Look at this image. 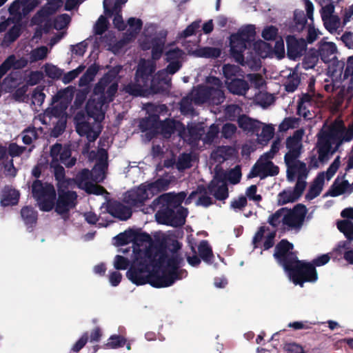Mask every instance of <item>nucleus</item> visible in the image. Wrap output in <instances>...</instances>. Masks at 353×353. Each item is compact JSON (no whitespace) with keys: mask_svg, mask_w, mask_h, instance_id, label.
Instances as JSON below:
<instances>
[{"mask_svg":"<svg viewBox=\"0 0 353 353\" xmlns=\"http://www.w3.org/2000/svg\"><path fill=\"white\" fill-rule=\"evenodd\" d=\"M307 212L305 206L301 204L296 205L292 209L282 208L269 216L268 223L279 230H299Z\"/></svg>","mask_w":353,"mask_h":353,"instance_id":"nucleus-10","label":"nucleus"},{"mask_svg":"<svg viewBox=\"0 0 353 353\" xmlns=\"http://www.w3.org/2000/svg\"><path fill=\"white\" fill-rule=\"evenodd\" d=\"M277 33H278V29L273 26H270L265 27L263 30L261 35L264 39H265L267 41H270V40H274L276 38Z\"/></svg>","mask_w":353,"mask_h":353,"instance_id":"nucleus-55","label":"nucleus"},{"mask_svg":"<svg viewBox=\"0 0 353 353\" xmlns=\"http://www.w3.org/2000/svg\"><path fill=\"white\" fill-rule=\"evenodd\" d=\"M306 182L299 180L296 182V186L292 189H287L280 192L277 196V203L283 205L288 203L296 201L305 190Z\"/></svg>","mask_w":353,"mask_h":353,"instance_id":"nucleus-21","label":"nucleus"},{"mask_svg":"<svg viewBox=\"0 0 353 353\" xmlns=\"http://www.w3.org/2000/svg\"><path fill=\"white\" fill-rule=\"evenodd\" d=\"M21 26L19 24H15L6 34L3 43H10L14 41L20 34Z\"/></svg>","mask_w":353,"mask_h":353,"instance_id":"nucleus-52","label":"nucleus"},{"mask_svg":"<svg viewBox=\"0 0 353 353\" xmlns=\"http://www.w3.org/2000/svg\"><path fill=\"white\" fill-rule=\"evenodd\" d=\"M42 78L43 74L41 72H30L26 76L22 83L25 82L28 85H34L38 83Z\"/></svg>","mask_w":353,"mask_h":353,"instance_id":"nucleus-48","label":"nucleus"},{"mask_svg":"<svg viewBox=\"0 0 353 353\" xmlns=\"http://www.w3.org/2000/svg\"><path fill=\"white\" fill-rule=\"evenodd\" d=\"M238 123L244 131L254 133L260 125V121L253 120L246 116H241L238 119Z\"/></svg>","mask_w":353,"mask_h":353,"instance_id":"nucleus-35","label":"nucleus"},{"mask_svg":"<svg viewBox=\"0 0 353 353\" xmlns=\"http://www.w3.org/2000/svg\"><path fill=\"white\" fill-rule=\"evenodd\" d=\"M39 4V0H15L10 6V13L21 18L31 12Z\"/></svg>","mask_w":353,"mask_h":353,"instance_id":"nucleus-22","label":"nucleus"},{"mask_svg":"<svg viewBox=\"0 0 353 353\" xmlns=\"http://www.w3.org/2000/svg\"><path fill=\"white\" fill-rule=\"evenodd\" d=\"M219 130V128L216 125H215V124L211 125L208 133L203 138V141L205 143L211 142L218 134Z\"/></svg>","mask_w":353,"mask_h":353,"instance_id":"nucleus-60","label":"nucleus"},{"mask_svg":"<svg viewBox=\"0 0 353 353\" xmlns=\"http://www.w3.org/2000/svg\"><path fill=\"white\" fill-rule=\"evenodd\" d=\"M304 130L300 129L296 130L292 137L288 138L286 141V146L288 149V153L285 157L290 159L297 158L301 152L302 139L304 135Z\"/></svg>","mask_w":353,"mask_h":353,"instance_id":"nucleus-23","label":"nucleus"},{"mask_svg":"<svg viewBox=\"0 0 353 353\" xmlns=\"http://www.w3.org/2000/svg\"><path fill=\"white\" fill-rule=\"evenodd\" d=\"M223 73L225 83L228 90L234 94L244 95L249 89L248 83L243 79V74L238 66L225 65Z\"/></svg>","mask_w":353,"mask_h":353,"instance_id":"nucleus-14","label":"nucleus"},{"mask_svg":"<svg viewBox=\"0 0 353 353\" xmlns=\"http://www.w3.org/2000/svg\"><path fill=\"white\" fill-rule=\"evenodd\" d=\"M190 54L198 57L214 58L220 55L221 50L216 48H199L195 50H188Z\"/></svg>","mask_w":353,"mask_h":353,"instance_id":"nucleus-34","label":"nucleus"},{"mask_svg":"<svg viewBox=\"0 0 353 353\" xmlns=\"http://www.w3.org/2000/svg\"><path fill=\"white\" fill-rule=\"evenodd\" d=\"M62 4V0H51L32 18V23L39 25L40 27L43 26V30L48 31V28L46 26L48 23L49 16L61 7Z\"/></svg>","mask_w":353,"mask_h":353,"instance_id":"nucleus-19","label":"nucleus"},{"mask_svg":"<svg viewBox=\"0 0 353 353\" xmlns=\"http://www.w3.org/2000/svg\"><path fill=\"white\" fill-rule=\"evenodd\" d=\"M252 46L253 50L256 55L260 58H265L268 57L272 52L271 46L266 42L261 40L255 41L253 43Z\"/></svg>","mask_w":353,"mask_h":353,"instance_id":"nucleus-36","label":"nucleus"},{"mask_svg":"<svg viewBox=\"0 0 353 353\" xmlns=\"http://www.w3.org/2000/svg\"><path fill=\"white\" fill-rule=\"evenodd\" d=\"M286 42L288 55L292 59H295L300 56L306 46L304 39H297L293 36L288 37Z\"/></svg>","mask_w":353,"mask_h":353,"instance_id":"nucleus-24","label":"nucleus"},{"mask_svg":"<svg viewBox=\"0 0 353 353\" xmlns=\"http://www.w3.org/2000/svg\"><path fill=\"white\" fill-rule=\"evenodd\" d=\"M225 99L221 90V82L216 77H210L207 79L205 85L194 88L191 93L184 97L181 102V110L185 114L193 112L192 104L208 103L218 105Z\"/></svg>","mask_w":353,"mask_h":353,"instance_id":"nucleus-8","label":"nucleus"},{"mask_svg":"<svg viewBox=\"0 0 353 353\" xmlns=\"http://www.w3.org/2000/svg\"><path fill=\"white\" fill-rule=\"evenodd\" d=\"M257 140L261 144H266L274 134V127L272 124H265L260 122V125L254 132Z\"/></svg>","mask_w":353,"mask_h":353,"instance_id":"nucleus-28","label":"nucleus"},{"mask_svg":"<svg viewBox=\"0 0 353 353\" xmlns=\"http://www.w3.org/2000/svg\"><path fill=\"white\" fill-rule=\"evenodd\" d=\"M21 215L28 228H32L36 223L37 212L32 208L29 207L22 208Z\"/></svg>","mask_w":353,"mask_h":353,"instance_id":"nucleus-38","label":"nucleus"},{"mask_svg":"<svg viewBox=\"0 0 353 353\" xmlns=\"http://www.w3.org/2000/svg\"><path fill=\"white\" fill-rule=\"evenodd\" d=\"M192 160V155L190 154H183L180 156L176 166L179 170H182L191 166Z\"/></svg>","mask_w":353,"mask_h":353,"instance_id":"nucleus-54","label":"nucleus"},{"mask_svg":"<svg viewBox=\"0 0 353 353\" xmlns=\"http://www.w3.org/2000/svg\"><path fill=\"white\" fill-rule=\"evenodd\" d=\"M299 122L298 119L292 117L286 118L279 125V130L287 131L290 129L297 128L299 126Z\"/></svg>","mask_w":353,"mask_h":353,"instance_id":"nucleus-50","label":"nucleus"},{"mask_svg":"<svg viewBox=\"0 0 353 353\" xmlns=\"http://www.w3.org/2000/svg\"><path fill=\"white\" fill-rule=\"evenodd\" d=\"M322 21L325 28L331 34H339L343 31V22L339 16L336 14L332 6H328L320 10Z\"/></svg>","mask_w":353,"mask_h":353,"instance_id":"nucleus-17","label":"nucleus"},{"mask_svg":"<svg viewBox=\"0 0 353 353\" xmlns=\"http://www.w3.org/2000/svg\"><path fill=\"white\" fill-rule=\"evenodd\" d=\"M248 78L250 81L251 83L257 89H261L265 85V80L259 74H250L248 75Z\"/></svg>","mask_w":353,"mask_h":353,"instance_id":"nucleus-58","label":"nucleus"},{"mask_svg":"<svg viewBox=\"0 0 353 353\" xmlns=\"http://www.w3.org/2000/svg\"><path fill=\"white\" fill-rule=\"evenodd\" d=\"M97 159V162L91 172L84 169L77 176L74 181L79 188L84 190L88 194L100 195L105 192V190L92 182H101L105 177V170L108 167L107 152L104 149L99 150Z\"/></svg>","mask_w":353,"mask_h":353,"instance_id":"nucleus-9","label":"nucleus"},{"mask_svg":"<svg viewBox=\"0 0 353 353\" xmlns=\"http://www.w3.org/2000/svg\"><path fill=\"white\" fill-rule=\"evenodd\" d=\"M163 38L152 39L151 44L141 43L143 49L152 48L153 60H141L137 68L134 83L125 87V91L134 96H145L150 93H157L167 90L170 85L169 75L176 72L181 67L185 54L177 48L170 47L165 52L169 64L165 70L159 71L153 78L151 74L155 70L154 60L158 59L162 53Z\"/></svg>","mask_w":353,"mask_h":353,"instance_id":"nucleus-3","label":"nucleus"},{"mask_svg":"<svg viewBox=\"0 0 353 353\" xmlns=\"http://www.w3.org/2000/svg\"><path fill=\"white\" fill-rule=\"evenodd\" d=\"M170 182V179L163 178L159 179L154 183L142 184L126 192L124 201L132 207H138L159 192L165 190Z\"/></svg>","mask_w":353,"mask_h":353,"instance_id":"nucleus-11","label":"nucleus"},{"mask_svg":"<svg viewBox=\"0 0 353 353\" xmlns=\"http://www.w3.org/2000/svg\"><path fill=\"white\" fill-rule=\"evenodd\" d=\"M338 229L349 239L353 240V223L348 220L339 221Z\"/></svg>","mask_w":353,"mask_h":353,"instance_id":"nucleus-42","label":"nucleus"},{"mask_svg":"<svg viewBox=\"0 0 353 353\" xmlns=\"http://www.w3.org/2000/svg\"><path fill=\"white\" fill-rule=\"evenodd\" d=\"M119 70L120 67L114 68L95 86L94 94L86 105L88 115L79 112L74 117L77 133L85 136L90 142L95 141L101 132L100 121L104 119L105 100L112 101L117 90V84L112 83L104 94L105 86L110 78L114 77Z\"/></svg>","mask_w":353,"mask_h":353,"instance_id":"nucleus-4","label":"nucleus"},{"mask_svg":"<svg viewBox=\"0 0 353 353\" xmlns=\"http://www.w3.org/2000/svg\"><path fill=\"white\" fill-rule=\"evenodd\" d=\"M50 157V167L53 169L57 181L59 196L57 202L55 203V190L51 184L35 181L32 185V192L40 210L49 212L54 208L57 214L65 219L68 212L76 205L77 194L69 189L73 188L77 183L74 180L65 178L64 168L59 163L67 167H72L75 164L76 159L71 157V151L68 147H62L60 144L52 146Z\"/></svg>","mask_w":353,"mask_h":353,"instance_id":"nucleus-2","label":"nucleus"},{"mask_svg":"<svg viewBox=\"0 0 353 353\" xmlns=\"http://www.w3.org/2000/svg\"><path fill=\"white\" fill-rule=\"evenodd\" d=\"M70 21V17L68 14H61L54 21V28L57 30H63L67 28Z\"/></svg>","mask_w":353,"mask_h":353,"instance_id":"nucleus-51","label":"nucleus"},{"mask_svg":"<svg viewBox=\"0 0 353 353\" xmlns=\"http://www.w3.org/2000/svg\"><path fill=\"white\" fill-rule=\"evenodd\" d=\"M22 83V79L18 72H11L3 81L1 89L6 92H11Z\"/></svg>","mask_w":353,"mask_h":353,"instance_id":"nucleus-33","label":"nucleus"},{"mask_svg":"<svg viewBox=\"0 0 353 353\" xmlns=\"http://www.w3.org/2000/svg\"><path fill=\"white\" fill-rule=\"evenodd\" d=\"M140 127L143 132H147L149 138H151L156 133H161L165 137H168L172 132L176 131L179 135L185 141L190 143L201 138L204 128L202 124L189 125L185 129L183 125L174 120H166L164 122L158 121L156 115L149 117L140 123Z\"/></svg>","mask_w":353,"mask_h":353,"instance_id":"nucleus-6","label":"nucleus"},{"mask_svg":"<svg viewBox=\"0 0 353 353\" xmlns=\"http://www.w3.org/2000/svg\"><path fill=\"white\" fill-rule=\"evenodd\" d=\"M293 245L282 240L276 247L274 257L283 267L290 280L303 286L305 282H315L318 275L314 268L307 262L299 261L292 252Z\"/></svg>","mask_w":353,"mask_h":353,"instance_id":"nucleus-5","label":"nucleus"},{"mask_svg":"<svg viewBox=\"0 0 353 353\" xmlns=\"http://www.w3.org/2000/svg\"><path fill=\"white\" fill-rule=\"evenodd\" d=\"M72 98L73 92L70 88L58 92L53 98L51 112L52 116L58 119L52 131V135L54 137L59 136L65 128L67 117L65 110Z\"/></svg>","mask_w":353,"mask_h":353,"instance_id":"nucleus-12","label":"nucleus"},{"mask_svg":"<svg viewBox=\"0 0 353 353\" xmlns=\"http://www.w3.org/2000/svg\"><path fill=\"white\" fill-rule=\"evenodd\" d=\"M108 210L109 214L112 216L117 217L121 220L128 219L130 217L132 214L129 208L117 202L110 203L108 208Z\"/></svg>","mask_w":353,"mask_h":353,"instance_id":"nucleus-29","label":"nucleus"},{"mask_svg":"<svg viewBox=\"0 0 353 353\" xmlns=\"http://www.w3.org/2000/svg\"><path fill=\"white\" fill-rule=\"evenodd\" d=\"M334 250L340 254H343L344 259L353 264V249L350 247L348 242H341Z\"/></svg>","mask_w":353,"mask_h":353,"instance_id":"nucleus-40","label":"nucleus"},{"mask_svg":"<svg viewBox=\"0 0 353 353\" xmlns=\"http://www.w3.org/2000/svg\"><path fill=\"white\" fill-rule=\"evenodd\" d=\"M352 192V183H349L347 180L336 179L332 185L331 195L333 196H336L343 194H350Z\"/></svg>","mask_w":353,"mask_h":353,"instance_id":"nucleus-32","label":"nucleus"},{"mask_svg":"<svg viewBox=\"0 0 353 353\" xmlns=\"http://www.w3.org/2000/svg\"><path fill=\"white\" fill-rule=\"evenodd\" d=\"M337 47L333 42L327 41L323 39L319 43V53L324 62H328L335 57Z\"/></svg>","mask_w":353,"mask_h":353,"instance_id":"nucleus-26","label":"nucleus"},{"mask_svg":"<svg viewBox=\"0 0 353 353\" xmlns=\"http://www.w3.org/2000/svg\"><path fill=\"white\" fill-rule=\"evenodd\" d=\"M272 159L263 154L252 167L248 174V178L259 176L264 179L267 176H274L279 173V168L271 161Z\"/></svg>","mask_w":353,"mask_h":353,"instance_id":"nucleus-16","label":"nucleus"},{"mask_svg":"<svg viewBox=\"0 0 353 353\" xmlns=\"http://www.w3.org/2000/svg\"><path fill=\"white\" fill-rule=\"evenodd\" d=\"M155 238L157 243L148 234L133 229L125 230L114 238V243L117 246L132 243V263L126 275L137 285L149 283L154 288H165L186 275L185 271L179 269L178 254L172 252L169 255L164 250L170 241L168 235L159 232Z\"/></svg>","mask_w":353,"mask_h":353,"instance_id":"nucleus-1","label":"nucleus"},{"mask_svg":"<svg viewBox=\"0 0 353 353\" xmlns=\"http://www.w3.org/2000/svg\"><path fill=\"white\" fill-rule=\"evenodd\" d=\"M254 100L261 106L265 108L273 103L274 97L272 94H268L263 90H261L257 94H255Z\"/></svg>","mask_w":353,"mask_h":353,"instance_id":"nucleus-41","label":"nucleus"},{"mask_svg":"<svg viewBox=\"0 0 353 353\" xmlns=\"http://www.w3.org/2000/svg\"><path fill=\"white\" fill-rule=\"evenodd\" d=\"M97 72L96 66H90L79 80V85L83 86L89 83L94 79V76Z\"/></svg>","mask_w":353,"mask_h":353,"instance_id":"nucleus-47","label":"nucleus"},{"mask_svg":"<svg viewBox=\"0 0 353 353\" xmlns=\"http://www.w3.org/2000/svg\"><path fill=\"white\" fill-rule=\"evenodd\" d=\"M294 30L301 31L302 30L306 23V18L303 10H296L294 11Z\"/></svg>","mask_w":353,"mask_h":353,"instance_id":"nucleus-44","label":"nucleus"},{"mask_svg":"<svg viewBox=\"0 0 353 353\" xmlns=\"http://www.w3.org/2000/svg\"><path fill=\"white\" fill-rule=\"evenodd\" d=\"M297 158L290 159L288 156L285 157V162L287 165V176L288 180L293 181L297 178L299 180L305 181L307 175L306 165L296 159Z\"/></svg>","mask_w":353,"mask_h":353,"instance_id":"nucleus-20","label":"nucleus"},{"mask_svg":"<svg viewBox=\"0 0 353 353\" xmlns=\"http://www.w3.org/2000/svg\"><path fill=\"white\" fill-rule=\"evenodd\" d=\"M128 34L127 36L126 39L128 41H130L133 38L136 37L137 33L141 28L142 22L140 19L136 18H130L128 21Z\"/></svg>","mask_w":353,"mask_h":353,"instance_id":"nucleus-39","label":"nucleus"},{"mask_svg":"<svg viewBox=\"0 0 353 353\" xmlns=\"http://www.w3.org/2000/svg\"><path fill=\"white\" fill-rule=\"evenodd\" d=\"M126 339L120 335L113 334L109 337L107 342L103 345L104 349H117L124 346Z\"/></svg>","mask_w":353,"mask_h":353,"instance_id":"nucleus-37","label":"nucleus"},{"mask_svg":"<svg viewBox=\"0 0 353 353\" xmlns=\"http://www.w3.org/2000/svg\"><path fill=\"white\" fill-rule=\"evenodd\" d=\"M257 187L255 185H252L248 188L245 192L246 196L254 202H259L261 200V196L256 193Z\"/></svg>","mask_w":353,"mask_h":353,"instance_id":"nucleus-57","label":"nucleus"},{"mask_svg":"<svg viewBox=\"0 0 353 353\" xmlns=\"http://www.w3.org/2000/svg\"><path fill=\"white\" fill-rule=\"evenodd\" d=\"M85 69V66L79 65L77 68L67 72L62 78L63 83L67 84L74 79L77 76L83 72Z\"/></svg>","mask_w":353,"mask_h":353,"instance_id":"nucleus-53","label":"nucleus"},{"mask_svg":"<svg viewBox=\"0 0 353 353\" xmlns=\"http://www.w3.org/2000/svg\"><path fill=\"white\" fill-rule=\"evenodd\" d=\"M274 232H270L268 227H261L253 239L254 246L258 247L259 242L264 239L263 248L265 250L269 249L274 245Z\"/></svg>","mask_w":353,"mask_h":353,"instance_id":"nucleus-25","label":"nucleus"},{"mask_svg":"<svg viewBox=\"0 0 353 353\" xmlns=\"http://www.w3.org/2000/svg\"><path fill=\"white\" fill-rule=\"evenodd\" d=\"M209 191L217 199L223 200L228 196L227 185L224 181L215 177L209 185Z\"/></svg>","mask_w":353,"mask_h":353,"instance_id":"nucleus-27","label":"nucleus"},{"mask_svg":"<svg viewBox=\"0 0 353 353\" xmlns=\"http://www.w3.org/2000/svg\"><path fill=\"white\" fill-rule=\"evenodd\" d=\"M19 192L15 189L6 187L1 195V203L3 206L16 205L19 199Z\"/></svg>","mask_w":353,"mask_h":353,"instance_id":"nucleus-31","label":"nucleus"},{"mask_svg":"<svg viewBox=\"0 0 353 353\" xmlns=\"http://www.w3.org/2000/svg\"><path fill=\"white\" fill-rule=\"evenodd\" d=\"M340 163V158L338 157L330 165L326 172H321L317 175L306 194L307 200H312L321 194L325 181H329L333 177L339 168Z\"/></svg>","mask_w":353,"mask_h":353,"instance_id":"nucleus-15","label":"nucleus"},{"mask_svg":"<svg viewBox=\"0 0 353 353\" xmlns=\"http://www.w3.org/2000/svg\"><path fill=\"white\" fill-rule=\"evenodd\" d=\"M186 194L184 192L179 194L168 193L161 195L153 202L154 206L159 205L160 210L156 214L157 221L161 224L173 227L181 226L185 223L187 210L181 207Z\"/></svg>","mask_w":353,"mask_h":353,"instance_id":"nucleus-7","label":"nucleus"},{"mask_svg":"<svg viewBox=\"0 0 353 353\" xmlns=\"http://www.w3.org/2000/svg\"><path fill=\"white\" fill-rule=\"evenodd\" d=\"M132 256L133 254H132L131 260L130 261L123 256L117 255L114 258L113 263L114 267L117 270H125L129 266L130 263H131V264L132 263ZM131 267L132 265L130 266V268Z\"/></svg>","mask_w":353,"mask_h":353,"instance_id":"nucleus-49","label":"nucleus"},{"mask_svg":"<svg viewBox=\"0 0 353 353\" xmlns=\"http://www.w3.org/2000/svg\"><path fill=\"white\" fill-rule=\"evenodd\" d=\"M127 0H104L103 8L105 13L108 15H114L113 23L118 30H123L125 24L120 14L121 7L125 4Z\"/></svg>","mask_w":353,"mask_h":353,"instance_id":"nucleus-18","label":"nucleus"},{"mask_svg":"<svg viewBox=\"0 0 353 353\" xmlns=\"http://www.w3.org/2000/svg\"><path fill=\"white\" fill-rule=\"evenodd\" d=\"M283 349L288 353H305L303 347L295 343L285 344Z\"/></svg>","mask_w":353,"mask_h":353,"instance_id":"nucleus-61","label":"nucleus"},{"mask_svg":"<svg viewBox=\"0 0 353 353\" xmlns=\"http://www.w3.org/2000/svg\"><path fill=\"white\" fill-rule=\"evenodd\" d=\"M49 50L47 47L46 46H41L39 48H37L31 51L30 59V61L34 62L39 60L43 59L46 57Z\"/></svg>","mask_w":353,"mask_h":353,"instance_id":"nucleus-45","label":"nucleus"},{"mask_svg":"<svg viewBox=\"0 0 353 353\" xmlns=\"http://www.w3.org/2000/svg\"><path fill=\"white\" fill-rule=\"evenodd\" d=\"M37 138V133L34 128H28L23 132L22 140L26 144H30Z\"/></svg>","mask_w":353,"mask_h":353,"instance_id":"nucleus-56","label":"nucleus"},{"mask_svg":"<svg viewBox=\"0 0 353 353\" xmlns=\"http://www.w3.org/2000/svg\"><path fill=\"white\" fill-rule=\"evenodd\" d=\"M199 253L202 259L206 263H210L213 256L211 248L207 241H203L199 245Z\"/></svg>","mask_w":353,"mask_h":353,"instance_id":"nucleus-43","label":"nucleus"},{"mask_svg":"<svg viewBox=\"0 0 353 353\" xmlns=\"http://www.w3.org/2000/svg\"><path fill=\"white\" fill-rule=\"evenodd\" d=\"M255 27L248 25L242 27L239 30L230 36V52L236 62L243 65L244 58L243 52L250 46L255 36Z\"/></svg>","mask_w":353,"mask_h":353,"instance_id":"nucleus-13","label":"nucleus"},{"mask_svg":"<svg viewBox=\"0 0 353 353\" xmlns=\"http://www.w3.org/2000/svg\"><path fill=\"white\" fill-rule=\"evenodd\" d=\"M281 77L286 78L283 81L285 90L288 92L294 91L300 82L298 74L293 70L288 69L282 71Z\"/></svg>","mask_w":353,"mask_h":353,"instance_id":"nucleus-30","label":"nucleus"},{"mask_svg":"<svg viewBox=\"0 0 353 353\" xmlns=\"http://www.w3.org/2000/svg\"><path fill=\"white\" fill-rule=\"evenodd\" d=\"M87 43L85 41L80 42L74 46H71V50L73 54L81 57L84 54L87 49Z\"/></svg>","mask_w":353,"mask_h":353,"instance_id":"nucleus-62","label":"nucleus"},{"mask_svg":"<svg viewBox=\"0 0 353 353\" xmlns=\"http://www.w3.org/2000/svg\"><path fill=\"white\" fill-rule=\"evenodd\" d=\"M342 21L343 26H346L351 20H353V3L342 10Z\"/></svg>","mask_w":353,"mask_h":353,"instance_id":"nucleus-59","label":"nucleus"},{"mask_svg":"<svg viewBox=\"0 0 353 353\" xmlns=\"http://www.w3.org/2000/svg\"><path fill=\"white\" fill-rule=\"evenodd\" d=\"M241 177V173L239 168L236 167L230 170L228 174V180L233 184H236L239 182Z\"/></svg>","mask_w":353,"mask_h":353,"instance_id":"nucleus-63","label":"nucleus"},{"mask_svg":"<svg viewBox=\"0 0 353 353\" xmlns=\"http://www.w3.org/2000/svg\"><path fill=\"white\" fill-rule=\"evenodd\" d=\"M43 68L46 75L51 79H58L63 73L61 69L51 63H46Z\"/></svg>","mask_w":353,"mask_h":353,"instance_id":"nucleus-46","label":"nucleus"},{"mask_svg":"<svg viewBox=\"0 0 353 353\" xmlns=\"http://www.w3.org/2000/svg\"><path fill=\"white\" fill-rule=\"evenodd\" d=\"M107 20L103 16H101L96 23L94 30L95 32L101 34L107 28Z\"/></svg>","mask_w":353,"mask_h":353,"instance_id":"nucleus-64","label":"nucleus"}]
</instances>
